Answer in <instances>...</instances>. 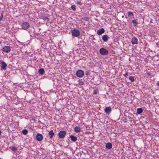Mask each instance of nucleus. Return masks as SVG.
Segmentation results:
<instances>
[{"instance_id": "obj_1", "label": "nucleus", "mask_w": 159, "mask_h": 159, "mask_svg": "<svg viewBox=\"0 0 159 159\" xmlns=\"http://www.w3.org/2000/svg\"><path fill=\"white\" fill-rule=\"evenodd\" d=\"M72 35L75 37H78L80 35V32L77 29H74L71 31Z\"/></svg>"}, {"instance_id": "obj_2", "label": "nucleus", "mask_w": 159, "mask_h": 159, "mask_svg": "<svg viewBox=\"0 0 159 159\" xmlns=\"http://www.w3.org/2000/svg\"><path fill=\"white\" fill-rule=\"evenodd\" d=\"M76 75L77 77L79 78H81L84 75V72L82 70H79L76 71Z\"/></svg>"}, {"instance_id": "obj_3", "label": "nucleus", "mask_w": 159, "mask_h": 159, "mask_svg": "<svg viewBox=\"0 0 159 159\" xmlns=\"http://www.w3.org/2000/svg\"><path fill=\"white\" fill-rule=\"evenodd\" d=\"M21 26L22 29L26 30L29 28L30 25L29 23L27 22H25L22 24Z\"/></svg>"}, {"instance_id": "obj_4", "label": "nucleus", "mask_w": 159, "mask_h": 159, "mask_svg": "<svg viewBox=\"0 0 159 159\" xmlns=\"http://www.w3.org/2000/svg\"><path fill=\"white\" fill-rule=\"evenodd\" d=\"M99 52L102 55H106L108 53V51L104 48H101L99 50Z\"/></svg>"}, {"instance_id": "obj_5", "label": "nucleus", "mask_w": 159, "mask_h": 159, "mask_svg": "<svg viewBox=\"0 0 159 159\" xmlns=\"http://www.w3.org/2000/svg\"><path fill=\"white\" fill-rule=\"evenodd\" d=\"M36 139L37 141H41L43 139V135L41 134L38 133L36 135Z\"/></svg>"}, {"instance_id": "obj_6", "label": "nucleus", "mask_w": 159, "mask_h": 159, "mask_svg": "<svg viewBox=\"0 0 159 159\" xmlns=\"http://www.w3.org/2000/svg\"><path fill=\"white\" fill-rule=\"evenodd\" d=\"M0 64L1 68L2 69L5 70L6 69L7 65L4 61H0Z\"/></svg>"}, {"instance_id": "obj_7", "label": "nucleus", "mask_w": 159, "mask_h": 159, "mask_svg": "<svg viewBox=\"0 0 159 159\" xmlns=\"http://www.w3.org/2000/svg\"><path fill=\"white\" fill-rule=\"evenodd\" d=\"M2 50L5 52L8 53L10 52L11 48L10 47L6 46L3 47Z\"/></svg>"}, {"instance_id": "obj_8", "label": "nucleus", "mask_w": 159, "mask_h": 159, "mask_svg": "<svg viewBox=\"0 0 159 159\" xmlns=\"http://www.w3.org/2000/svg\"><path fill=\"white\" fill-rule=\"evenodd\" d=\"M66 134L65 131H60L58 134V136L60 138H63L65 137Z\"/></svg>"}, {"instance_id": "obj_9", "label": "nucleus", "mask_w": 159, "mask_h": 159, "mask_svg": "<svg viewBox=\"0 0 159 159\" xmlns=\"http://www.w3.org/2000/svg\"><path fill=\"white\" fill-rule=\"evenodd\" d=\"M131 43L133 44H137L138 42L137 38L135 37H133L131 39Z\"/></svg>"}, {"instance_id": "obj_10", "label": "nucleus", "mask_w": 159, "mask_h": 159, "mask_svg": "<svg viewBox=\"0 0 159 159\" xmlns=\"http://www.w3.org/2000/svg\"><path fill=\"white\" fill-rule=\"evenodd\" d=\"M111 111V109L110 107H107L104 109L105 112L107 114H109Z\"/></svg>"}, {"instance_id": "obj_11", "label": "nucleus", "mask_w": 159, "mask_h": 159, "mask_svg": "<svg viewBox=\"0 0 159 159\" xmlns=\"http://www.w3.org/2000/svg\"><path fill=\"white\" fill-rule=\"evenodd\" d=\"M105 32L104 30L102 28L97 31V34L99 35H101Z\"/></svg>"}, {"instance_id": "obj_12", "label": "nucleus", "mask_w": 159, "mask_h": 159, "mask_svg": "<svg viewBox=\"0 0 159 159\" xmlns=\"http://www.w3.org/2000/svg\"><path fill=\"white\" fill-rule=\"evenodd\" d=\"M54 134V133L52 130L49 132L48 135L49 136V138H52L53 137Z\"/></svg>"}, {"instance_id": "obj_13", "label": "nucleus", "mask_w": 159, "mask_h": 159, "mask_svg": "<svg viewBox=\"0 0 159 159\" xmlns=\"http://www.w3.org/2000/svg\"><path fill=\"white\" fill-rule=\"evenodd\" d=\"M112 145L110 143H108L106 145V147L108 149H110L112 148Z\"/></svg>"}, {"instance_id": "obj_14", "label": "nucleus", "mask_w": 159, "mask_h": 159, "mask_svg": "<svg viewBox=\"0 0 159 159\" xmlns=\"http://www.w3.org/2000/svg\"><path fill=\"white\" fill-rule=\"evenodd\" d=\"M102 39L104 42H107L108 39V37L107 35H103L102 36Z\"/></svg>"}, {"instance_id": "obj_15", "label": "nucleus", "mask_w": 159, "mask_h": 159, "mask_svg": "<svg viewBox=\"0 0 159 159\" xmlns=\"http://www.w3.org/2000/svg\"><path fill=\"white\" fill-rule=\"evenodd\" d=\"M143 111V109L141 108H138L137 110V113L139 114L142 113Z\"/></svg>"}, {"instance_id": "obj_16", "label": "nucleus", "mask_w": 159, "mask_h": 159, "mask_svg": "<svg viewBox=\"0 0 159 159\" xmlns=\"http://www.w3.org/2000/svg\"><path fill=\"white\" fill-rule=\"evenodd\" d=\"M74 131L76 133H79L80 132L81 129L79 127H76L74 128Z\"/></svg>"}, {"instance_id": "obj_17", "label": "nucleus", "mask_w": 159, "mask_h": 159, "mask_svg": "<svg viewBox=\"0 0 159 159\" xmlns=\"http://www.w3.org/2000/svg\"><path fill=\"white\" fill-rule=\"evenodd\" d=\"M38 72L41 75H43L45 72L44 69L43 68L40 69L39 70Z\"/></svg>"}, {"instance_id": "obj_18", "label": "nucleus", "mask_w": 159, "mask_h": 159, "mask_svg": "<svg viewBox=\"0 0 159 159\" xmlns=\"http://www.w3.org/2000/svg\"><path fill=\"white\" fill-rule=\"evenodd\" d=\"M70 138L71 140L73 142H75L77 140V137L74 135H70Z\"/></svg>"}, {"instance_id": "obj_19", "label": "nucleus", "mask_w": 159, "mask_h": 159, "mask_svg": "<svg viewBox=\"0 0 159 159\" xmlns=\"http://www.w3.org/2000/svg\"><path fill=\"white\" fill-rule=\"evenodd\" d=\"M9 148L12 151L14 152H16L17 151V148L13 146V147H11Z\"/></svg>"}, {"instance_id": "obj_20", "label": "nucleus", "mask_w": 159, "mask_h": 159, "mask_svg": "<svg viewBox=\"0 0 159 159\" xmlns=\"http://www.w3.org/2000/svg\"><path fill=\"white\" fill-rule=\"evenodd\" d=\"M132 23L133 24V26L135 27L137 26V21L135 20H133L132 21Z\"/></svg>"}, {"instance_id": "obj_21", "label": "nucleus", "mask_w": 159, "mask_h": 159, "mask_svg": "<svg viewBox=\"0 0 159 159\" xmlns=\"http://www.w3.org/2000/svg\"><path fill=\"white\" fill-rule=\"evenodd\" d=\"M42 19L44 20H46L47 22L49 20V19L47 16H43L42 17Z\"/></svg>"}, {"instance_id": "obj_22", "label": "nucleus", "mask_w": 159, "mask_h": 159, "mask_svg": "<svg viewBox=\"0 0 159 159\" xmlns=\"http://www.w3.org/2000/svg\"><path fill=\"white\" fill-rule=\"evenodd\" d=\"M28 133V131L26 129H23L22 131V133L24 135H26Z\"/></svg>"}, {"instance_id": "obj_23", "label": "nucleus", "mask_w": 159, "mask_h": 159, "mask_svg": "<svg viewBox=\"0 0 159 159\" xmlns=\"http://www.w3.org/2000/svg\"><path fill=\"white\" fill-rule=\"evenodd\" d=\"M129 79L130 80L131 82H134V77L133 76H130L129 77Z\"/></svg>"}, {"instance_id": "obj_24", "label": "nucleus", "mask_w": 159, "mask_h": 159, "mask_svg": "<svg viewBox=\"0 0 159 159\" xmlns=\"http://www.w3.org/2000/svg\"><path fill=\"white\" fill-rule=\"evenodd\" d=\"M128 16L129 17L134 16V14L132 12L130 11L128 12Z\"/></svg>"}, {"instance_id": "obj_25", "label": "nucleus", "mask_w": 159, "mask_h": 159, "mask_svg": "<svg viewBox=\"0 0 159 159\" xmlns=\"http://www.w3.org/2000/svg\"><path fill=\"white\" fill-rule=\"evenodd\" d=\"M78 84L81 85H83L84 84V82L82 80H79L78 81Z\"/></svg>"}, {"instance_id": "obj_26", "label": "nucleus", "mask_w": 159, "mask_h": 159, "mask_svg": "<svg viewBox=\"0 0 159 159\" xmlns=\"http://www.w3.org/2000/svg\"><path fill=\"white\" fill-rule=\"evenodd\" d=\"M76 6L75 5H72L71 6L72 9L74 11H75L76 9Z\"/></svg>"}, {"instance_id": "obj_27", "label": "nucleus", "mask_w": 159, "mask_h": 159, "mask_svg": "<svg viewBox=\"0 0 159 159\" xmlns=\"http://www.w3.org/2000/svg\"><path fill=\"white\" fill-rule=\"evenodd\" d=\"M3 17L2 13H1V16H0V21H1L2 19V18Z\"/></svg>"}, {"instance_id": "obj_28", "label": "nucleus", "mask_w": 159, "mask_h": 159, "mask_svg": "<svg viewBox=\"0 0 159 159\" xmlns=\"http://www.w3.org/2000/svg\"><path fill=\"white\" fill-rule=\"evenodd\" d=\"M123 75L125 77H127L128 75V72H126L125 74Z\"/></svg>"}, {"instance_id": "obj_29", "label": "nucleus", "mask_w": 159, "mask_h": 159, "mask_svg": "<svg viewBox=\"0 0 159 159\" xmlns=\"http://www.w3.org/2000/svg\"><path fill=\"white\" fill-rule=\"evenodd\" d=\"M77 4L80 5H81L82 3L81 2H79V1H77L76 3Z\"/></svg>"}, {"instance_id": "obj_30", "label": "nucleus", "mask_w": 159, "mask_h": 159, "mask_svg": "<svg viewBox=\"0 0 159 159\" xmlns=\"http://www.w3.org/2000/svg\"><path fill=\"white\" fill-rule=\"evenodd\" d=\"M85 74L86 75H89V72H88V71H86L85 72Z\"/></svg>"}, {"instance_id": "obj_31", "label": "nucleus", "mask_w": 159, "mask_h": 159, "mask_svg": "<svg viewBox=\"0 0 159 159\" xmlns=\"http://www.w3.org/2000/svg\"><path fill=\"white\" fill-rule=\"evenodd\" d=\"M97 93L96 91L95 90H94L93 91V93L94 94H97Z\"/></svg>"}, {"instance_id": "obj_32", "label": "nucleus", "mask_w": 159, "mask_h": 159, "mask_svg": "<svg viewBox=\"0 0 159 159\" xmlns=\"http://www.w3.org/2000/svg\"><path fill=\"white\" fill-rule=\"evenodd\" d=\"M157 85L159 87V81H157Z\"/></svg>"}, {"instance_id": "obj_33", "label": "nucleus", "mask_w": 159, "mask_h": 159, "mask_svg": "<svg viewBox=\"0 0 159 159\" xmlns=\"http://www.w3.org/2000/svg\"><path fill=\"white\" fill-rule=\"evenodd\" d=\"M1 134V131L0 130V135Z\"/></svg>"}]
</instances>
